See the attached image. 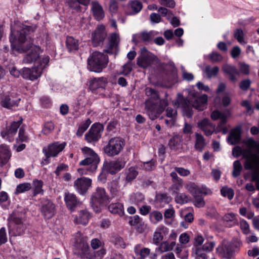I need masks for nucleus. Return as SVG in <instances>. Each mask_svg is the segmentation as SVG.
Masks as SVG:
<instances>
[{
	"instance_id": "4d7b16f0",
	"label": "nucleus",
	"mask_w": 259,
	"mask_h": 259,
	"mask_svg": "<svg viewBox=\"0 0 259 259\" xmlns=\"http://www.w3.org/2000/svg\"><path fill=\"white\" fill-rule=\"evenodd\" d=\"M163 239V236L160 231H156L153 235V243L155 245H159Z\"/></svg>"
},
{
	"instance_id": "7ed1b4c3",
	"label": "nucleus",
	"mask_w": 259,
	"mask_h": 259,
	"mask_svg": "<svg viewBox=\"0 0 259 259\" xmlns=\"http://www.w3.org/2000/svg\"><path fill=\"white\" fill-rule=\"evenodd\" d=\"M178 96H179L178 100L179 105L182 108L184 115L188 118H191L192 116V107L198 110L202 111L204 109L207 102V96L206 95L198 97H194L189 100L184 98L180 94Z\"/></svg>"
},
{
	"instance_id": "774afa93",
	"label": "nucleus",
	"mask_w": 259,
	"mask_h": 259,
	"mask_svg": "<svg viewBox=\"0 0 259 259\" xmlns=\"http://www.w3.org/2000/svg\"><path fill=\"white\" fill-rule=\"evenodd\" d=\"M150 19L153 23H158L161 21L160 16L157 13H152L150 15Z\"/></svg>"
},
{
	"instance_id": "6e6d98bb",
	"label": "nucleus",
	"mask_w": 259,
	"mask_h": 259,
	"mask_svg": "<svg viewBox=\"0 0 259 259\" xmlns=\"http://www.w3.org/2000/svg\"><path fill=\"white\" fill-rule=\"evenodd\" d=\"M234 37L240 43L244 42V33L241 29L238 28L235 30L234 33Z\"/></svg>"
},
{
	"instance_id": "72a5a7b5",
	"label": "nucleus",
	"mask_w": 259,
	"mask_h": 259,
	"mask_svg": "<svg viewBox=\"0 0 259 259\" xmlns=\"http://www.w3.org/2000/svg\"><path fill=\"white\" fill-rule=\"evenodd\" d=\"M157 34V32L153 31H143L139 34V38L145 43H149L153 40Z\"/></svg>"
},
{
	"instance_id": "37998d69",
	"label": "nucleus",
	"mask_w": 259,
	"mask_h": 259,
	"mask_svg": "<svg viewBox=\"0 0 259 259\" xmlns=\"http://www.w3.org/2000/svg\"><path fill=\"white\" fill-rule=\"evenodd\" d=\"M242 170V166L239 160H236L233 163V169L232 171V176L234 178H237L241 174Z\"/></svg>"
},
{
	"instance_id": "9d476101",
	"label": "nucleus",
	"mask_w": 259,
	"mask_h": 259,
	"mask_svg": "<svg viewBox=\"0 0 259 259\" xmlns=\"http://www.w3.org/2000/svg\"><path fill=\"white\" fill-rule=\"evenodd\" d=\"M240 244L239 241L233 239L230 242L224 245L221 252L222 257L228 259L231 258L238 251Z\"/></svg>"
},
{
	"instance_id": "412c9836",
	"label": "nucleus",
	"mask_w": 259,
	"mask_h": 259,
	"mask_svg": "<svg viewBox=\"0 0 259 259\" xmlns=\"http://www.w3.org/2000/svg\"><path fill=\"white\" fill-rule=\"evenodd\" d=\"M89 83L90 90L92 91H95L98 89H105L108 83V81L106 77H101L94 78L89 81Z\"/></svg>"
},
{
	"instance_id": "f704fd0d",
	"label": "nucleus",
	"mask_w": 259,
	"mask_h": 259,
	"mask_svg": "<svg viewBox=\"0 0 259 259\" xmlns=\"http://www.w3.org/2000/svg\"><path fill=\"white\" fill-rule=\"evenodd\" d=\"M90 217V213L86 210H82L79 212V215L75 221L77 223L86 225L89 222Z\"/></svg>"
},
{
	"instance_id": "e2e57ef3",
	"label": "nucleus",
	"mask_w": 259,
	"mask_h": 259,
	"mask_svg": "<svg viewBox=\"0 0 259 259\" xmlns=\"http://www.w3.org/2000/svg\"><path fill=\"white\" fill-rule=\"evenodd\" d=\"M175 170L182 177H187L190 174V170L184 167H175Z\"/></svg>"
},
{
	"instance_id": "f257e3e1",
	"label": "nucleus",
	"mask_w": 259,
	"mask_h": 259,
	"mask_svg": "<svg viewBox=\"0 0 259 259\" xmlns=\"http://www.w3.org/2000/svg\"><path fill=\"white\" fill-rule=\"evenodd\" d=\"M36 28L35 26L22 25L17 30L15 40H13L12 37L10 38L13 50L20 53L28 52L23 60L25 63H32L39 58L40 48L33 45L31 36Z\"/></svg>"
},
{
	"instance_id": "3c124183",
	"label": "nucleus",
	"mask_w": 259,
	"mask_h": 259,
	"mask_svg": "<svg viewBox=\"0 0 259 259\" xmlns=\"http://www.w3.org/2000/svg\"><path fill=\"white\" fill-rule=\"evenodd\" d=\"M77 247L80 250V252H79L78 253L80 254H85L88 253L89 247L87 242L80 240L79 243L77 244Z\"/></svg>"
},
{
	"instance_id": "f8f14e48",
	"label": "nucleus",
	"mask_w": 259,
	"mask_h": 259,
	"mask_svg": "<svg viewBox=\"0 0 259 259\" xmlns=\"http://www.w3.org/2000/svg\"><path fill=\"white\" fill-rule=\"evenodd\" d=\"M65 146V143L59 144L56 142L49 145L47 147H44L42 152L46 156L44 160L46 162V163L49 162L48 159L50 157L56 156L59 153L64 149Z\"/></svg>"
},
{
	"instance_id": "f03ea898",
	"label": "nucleus",
	"mask_w": 259,
	"mask_h": 259,
	"mask_svg": "<svg viewBox=\"0 0 259 259\" xmlns=\"http://www.w3.org/2000/svg\"><path fill=\"white\" fill-rule=\"evenodd\" d=\"M145 94L150 98L145 101V109L149 118L155 120L164 111L168 105L166 100H159L156 90L151 88L145 89Z\"/></svg>"
},
{
	"instance_id": "a211bd4d",
	"label": "nucleus",
	"mask_w": 259,
	"mask_h": 259,
	"mask_svg": "<svg viewBox=\"0 0 259 259\" xmlns=\"http://www.w3.org/2000/svg\"><path fill=\"white\" fill-rule=\"evenodd\" d=\"M41 68L39 66L32 67L31 69L24 68L21 75L25 79L34 80L41 75Z\"/></svg>"
},
{
	"instance_id": "c85d7f7f",
	"label": "nucleus",
	"mask_w": 259,
	"mask_h": 259,
	"mask_svg": "<svg viewBox=\"0 0 259 259\" xmlns=\"http://www.w3.org/2000/svg\"><path fill=\"white\" fill-rule=\"evenodd\" d=\"M182 136L177 135L173 136L168 141V146L171 150L176 151L181 146Z\"/></svg>"
},
{
	"instance_id": "473e14b6",
	"label": "nucleus",
	"mask_w": 259,
	"mask_h": 259,
	"mask_svg": "<svg viewBox=\"0 0 259 259\" xmlns=\"http://www.w3.org/2000/svg\"><path fill=\"white\" fill-rule=\"evenodd\" d=\"M108 209L113 214H117L120 216L124 214L123 205L122 203L117 202L112 203L108 206Z\"/></svg>"
},
{
	"instance_id": "de8ad7c7",
	"label": "nucleus",
	"mask_w": 259,
	"mask_h": 259,
	"mask_svg": "<svg viewBox=\"0 0 259 259\" xmlns=\"http://www.w3.org/2000/svg\"><path fill=\"white\" fill-rule=\"evenodd\" d=\"M131 198L132 201L138 205L142 203L145 200L144 195L140 192L134 193L132 195Z\"/></svg>"
},
{
	"instance_id": "680f3d73",
	"label": "nucleus",
	"mask_w": 259,
	"mask_h": 259,
	"mask_svg": "<svg viewBox=\"0 0 259 259\" xmlns=\"http://www.w3.org/2000/svg\"><path fill=\"white\" fill-rule=\"evenodd\" d=\"M170 245L166 242H163L162 243H160L159 246L157 248V250L160 253H162L164 252H166L170 250Z\"/></svg>"
},
{
	"instance_id": "f3484780",
	"label": "nucleus",
	"mask_w": 259,
	"mask_h": 259,
	"mask_svg": "<svg viewBox=\"0 0 259 259\" xmlns=\"http://www.w3.org/2000/svg\"><path fill=\"white\" fill-rule=\"evenodd\" d=\"M159 63L157 57L153 54H149V55L139 56L137 58V64L142 68H147L153 64H157Z\"/></svg>"
},
{
	"instance_id": "cd10ccee",
	"label": "nucleus",
	"mask_w": 259,
	"mask_h": 259,
	"mask_svg": "<svg viewBox=\"0 0 259 259\" xmlns=\"http://www.w3.org/2000/svg\"><path fill=\"white\" fill-rule=\"evenodd\" d=\"M241 140V128L237 127L231 130L228 138V142L231 145H236L239 143Z\"/></svg>"
},
{
	"instance_id": "9b49d317",
	"label": "nucleus",
	"mask_w": 259,
	"mask_h": 259,
	"mask_svg": "<svg viewBox=\"0 0 259 259\" xmlns=\"http://www.w3.org/2000/svg\"><path fill=\"white\" fill-rule=\"evenodd\" d=\"M20 100V98L15 97L14 94L7 93L1 95L0 104L4 108L12 109L18 106Z\"/></svg>"
},
{
	"instance_id": "2f4dec72",
	"label": "nucleus",
	"mask_w": 259,
	"mask_h": 259,
	"mask_svg": "<svg viewBox=\"0 0 259 259\" xmlns=\"http://www.w3.org/2000/svg\"><path fill=\"white\" fill-rule=\"evenodd\" d=\"M92 10L93 11L94 16L97 20L102 19L104 16V12L102 6L97 1H93L92 3Z\"/></svg>"
},
{
	"instance_id": "4468645a",
	"label": "nucleus",
	"mask_w": 259,
	"mask_h": 259,
	"mask_svg": "<svg viewBox=\"0 0 259 259\" xmlns=\"http://www.w3.org/2000/svg\"><path fill=\"white\" fill-rule=\"evenodd\" d=\"M125 162L117 160L111 161H105L103 169L111 175H115L125 166Z\"/></svg>"
},
{
	"instance_id": "338daca9",
	"label": "nucleus",
	"mask_w": 259,
	"mask_h": 259,
	"mask_svg": "<svg viewBox=\"0 0 259 259\" xmlns=\"http://www.w3.org/2000/svg\"><path fill=\"white\" fill-rule=\"evenodd\" d=\"M240 228L244 234H247L249 232V226L244 220L240 221Z\"/></svg>"
},
{
	"instance_id": "8fccbe9b",
	"label": "nucleus",
	"mask_w": 259,
	"mask_h": 259,
	"mask_svg": "<svg viewBox=\"0 0 259 259\" xmlns=\"http://www.w3.org/2000/svg\"><path fill=\"white\" fill-rule=\"evenodd\" d=\"M31 188V184L29 183L20 184L17 186L16 192L21 193L27 191Z\"/></svg>"
},
{
	"instance_id": "a19ab883",
	"label": "nucleus",
	"mask_w": 259,
	"mask_h": 259,
	"mask_svg": "<svg viewBox=\"0 0 259 259\" xmlns=\"http://www.w3.org/2000/svg\"><path fill=\"white\" fill-rule=\"evenodd\" d=\"M44 183L41 180H35L33 182V195L35 196L38 194H42L43 190L42 187Z\"/></svg>"
},
{
	"instance_id": "864d4df0",
	"label": "nucleus",
	"mask_w": 259,
	"mask_h": 259,
	"mask_svg": "<svg viewBox=\"0 0 259 259\" xmlns=\"http://www.w3.org/2000/svg\"><path fill=\"white\" fill-rule=\"evenodd\" d=\"M54 129V124L51 121L47 122L45 123L42 130V133L45 135H48L51 133Z\"/></svg>"
},
{
	"instance_id": "69168bd1",
	"label": "nucleus",
	"mask_w": 259,
	"mask_h": 259,
	"mask_svg": "<svg viewBox=\"0 0 259 259\" xmlns=\"http://www.w3.org/2000/svg\"><path fill=\"white\" fill-rule=\"evenodd\" d=\"M7 241V237L6 233V229L4 227L0 229V246L5 244Z\"/></svg>"
},
{
	"instance_id": "aec40b11",
	"label": "nucleus",
	"mask_w": 259,
	"mask_h": 259,
	"mask_svg": "<svg viewBox=\"0 0 259 259\" xmlns=\"http://www.w3.org/2000/svg\"><path fill=\"white\" fill-rule=\"evenodd\" d=\"M99 158L95 157H87L79 162L80 165L87 166V169L90 172H93L97 168V165L99 163Z\"/></svg>"
},
{
	"instance_id": "c756f323",
	"label": "nucleus",
	"mask_w": 259,
	"mask_h": 259,
	"mask_svg": "<svg viewBox=\"0 0 259 259\" xmlns=\"http://www.w3.org/2000/svg\"><path fill=\"white\" fill-rule=\"evenodd\" d=\"M120 178V175L115 176L112 178V180L109 184V190L113 197L116 196L118 192L119 188V181Z\"/></svg>"
},
{
	"instance_id": "4be33fe9",
	"label": "nucleus",
	"mask_w": 259,
	"mask_h": 259,
	"mask_svg": "<svg viewBox=\"0 0 259 259\" xmlns=\"http://www.w3.org/2000/svg\"><path fill=\"white\" fill-rule=\"evenodd\" d=\"M197 125L198 127L201 128L207 136L211 135L214 131L215 125H213L207 118L199 121Z\"/></svg>"
},
{
	"instance_id": "2eb2a0df",
	"label": "nucleus",
	"mask_w": 259,
	"mask_h": 259,
	"mask_svg": "<svg viewBox=\"0 0 259 259\" xmlns=\"http://www.w3.org/2000/svg\"><path fill=\"white\" fill-rule=\"evenodd\" d=\"M107 36L105 26L103 25H98L94 33H92V44L94 47H98L103 44Z\"/></svg>"
},
{
	"instance_id": "c9c22d12",
	"label": "nucleus",
	"mask_w": 259,
	"mask_h": 259,
	"mask_svg": "<svg viewBox=\"0 0 259 259\" xmlns=\"http://www.w3.org/2000/svg\"><path fill=\"white\" fill-rule=\"evenodd\" d=\"M219 71V68L218 66H214L211 68L209 65H206L203 69V72L206 74L207 78H211L215 76Z\"/></svg>"
},
{
	"instance_id": "052dcab7",
	"label": "nucleus",
	"mask_w": 259,
	"mask_h": 259,
	"mask_svg": "<svg viewBox=\"0 0 259 259\" xmlns=\"http://www.w3.org/2000/svg\"><path fill=\"white\" fill-rule=\"evenodd\" d=\"M156 199L160 202L168 203L170 200V198L168 197L166 193H159L156 196Z\"/></svg>"
},
{
	"instance_id": "bf43d9fd",
	"label": "nucleus",
	"mask_w": 259,
	"mask_h": 259,
	"mask_svg": "<svg viewBox=\"0 0 259 259\" xmlns=\"http://www.w3.org/2000/svg\"><path fill=\"white\" fill-rule=\"evenodd\" d=\"M82 152L85 154L87 157H95L99 158L98 155L91 148L88 147H84L81 149Z\"/></svg>"
},
{
	"instance_id": "393cba45",
	"label": "nucleus",
	"mask_w": 259,
	"mask_h": 259,
	"mask_svg": "<svg viewBox=\"0 0 259 259\" xmlns=\"http://www.w3.org/2000/svg\"><path fill=\"white\" fill-rule=\"evenodd\" d=\"M64 200L67 207L71 211L73 210L79 204V201L76 196L72 193L66 192L64 195Z\"/></svg>"
},
{
	"instance_id": "39448f33",
	"label": "nucleus",
	"mask_w": 259,
	"mask_h": 259,
	"mask_svg": "<svg viewBox=\"0 0 259 259\" xmlns=\"http://www.w3.org/2000/svg\"><path fill=\"white\" fill-rule=\"evenodd\" d=\"M109 199L105 189L97 187L91 196L90 203L95 212L99 213L101 210V206L106 205L109 202Z\"/></svg>"
},
{
	"instance_id": "20e7f679",
	"label": "nucleus",
	"mask_w": 259,
	"mask_h": 259,
	"mask_svg": "<svg viewBox=\"0 0 259 259\" xmlns=\"http://www.w3.org/2000/svg\"><path fill=\"white\" fill-rule=\"evenodd\" d=\"M108 62V56L99 52H95L88 59V69L95 72H101Z\"/></svg>"
},
{
	"instance_id": "7c9ffc66",
	"label": "nucleus",
	"mask_w": 259,
	"mask_h": 259,
	"mask_svg": "<svg viewBox=\"0 0 259 259\" xmlns=\"http://www.w3.org/2000/svg\"><path fill=\"white\" fill-rule=\"evenodd\" d=\"M66 46L69 52L77 51L79 48V40L72 36H67L66 40Z\"/></svg>"
},
{
	"instance_id": "5701e85b",
	"label": "nucleus",
	"mask_w": 259,
	"mask_h": 259,
	"mask_svg": "<svg viewBox=\"0 0 259 259\" xmlns=\"http://www.w3.org/2000/svg\"><path fill=\"white\" fill-rule=\"evenodd\" d=\"M9 220L18 226L16 231L19 235H22L26 229L25 226L23 224V219L20 218L16 212H14L9 216Z\"/></svg>"
},
{
	"instance_id": "b1692460",
	"label": "nucleus",
	"mask_w": 259,
	"mask_h": 259,
	"mask_svg": "<svg viewBox=\"0 0 259 259\" xmlns=\"http://www.w3.org/2000/svg\"><path fill=\"white\" fill-rule=\"evenodd\" d=\"M224 73L229 75V79L232 82H236L237 80L236 75L239 74V72L236 67L233 65L225 64L223 67Z\"/></svg>"
},
{
	"instance_id": "dca6fc26",
	"label": "nucleus",
	"mask_w": 259,
	"mask_h": 259,
	"mask_svg": "<svg viewBox=\"0 0 259 259\" xmlns=\"http://www.w3.org/2000/svg\"><path fill=\"white\" fill-rule=\"evenodd\" d=\"M91 185L92 180L85 177L78 178L74 182V188L81 195H84L87 192Z\"/></svg>"
},
{
	"instance_id": "58836bf2",
	"label": "nucleus",
	"mask_w": 259,
	"mask_h": 259,
	"mask_svg": "<svg viewBox=\"0 0 259 259\" xmlns=\"http://www.w3.org/2000/svg\"><path fill=\"white\" fill-rule=\"evenodd\" d=\"M128 5L133 11L132 12L130 13L131 15L138 13L142 10L143 7L142 3L138 1L130 2Z\"/></svg>"
},
{
	"instance_id": "a878e982",
	"label": "nucleus",
	"mask_w": 259,
	"mask_h": 259,
	"mask_svg": "<svg viewBox=\"0 0 259 259\" xmlns=\"http://www.w3.org/2000/svg\"><path fill=\"white\" fill-rule=\"evenodd\" d=\"M91 0H66V3L69 8L76 12L81 11V5L88 6L90 4Z\"/></svg>"
},
{
	"instance_id": "423d86ee",
	"label": "nucleus",
	"mask_w": 259,
	"mask_h": 259,
	"mask_svg": "<svg viewBox=\"0 0 259 259\" xmlns=\"http://www.w3.org/2000/svg\"><path fill=\"white\" fill-rule=\"evenodd\" d=\"M125 143L123 139L116 137L111 138L103 147V151L109 157L118 155L123 150Z\"/></svg>"
},
{
	"instance_id": "603ef678",
	"label": "nucleus",
	"mask_w": 259,
	"mask_h": 259,
	"mask_svg": "<svg viewBox=\"0 0 259 259\" xmlns=\"http://www.w3.org/2000/svg\"><path fill=\"white\" fill-rule=\"evenodd\" d=\"M208 57L212 62L214 63L220 62L223 59V56L219 53L215 52H213L210 53Z\"/></svg>"
},
{
	"instance_id": "ea45409f",
	"label": "nucleus",
	"mask_w": 259,
	"mask_h": 259,
	"mask_svg": "<svg viewBox=\"0 0 259 259\" xmlns=\"http://www.w3.org/2000/svg\"><path fill=\"white\" fill-rule=\"evenodd\" d=\"M193 256L195 259H207V256L205 251L201 248V247H193L192 249Z\"/></svg>"
},
{
	"instance_id": "1a4fd4ad",
	"label": "nucleus",
	"mask_w": 259,
	"mask_h": 259,
	"mask_svg": "<svg viewBox=\"0 0 259 259\" xmlns=\"http://www.w3.org/2000/svg\"><path fill=\"white\" fill-rule=\"evenodd\" d=\"M104 130L103 125L100 123L93 124L85 135V140L89 143L97 142L101 137Z\"/></svg>"
},
{
	"instance_id": "6e6552de",
	"label": "nucleus",
	"mask_w": 259,
	"mask_h": 259,
	"mask_svg": "<svg viewBox=\"0 0 259 259\" xmlns=\"http://www.w3.org/2000/svg\"><path fill=\"white\" fill-rule=\"evenodd\" d=\"M242 156L246 158L244 164L246 169H257L259 167V156L253 154L251 149H242Z\"/></svg>"
},
{
	"instance_id": "09e8293b",
	"label": "nucleus",
	"mask_w": 259,
	"mask_h": 259,
	"mask_svg": "<svg viewBox=\"0 0 259 259\" xmlns=\"http://www.w3.org/2000/svg\"><path fill=\"white\" fill-rule=\"evenodd\" d=\"M222 195L227 197L229 200H231L234 196V191L232 189L226 187H223L221 190Z\"/></svg>"
},
{
	"instance_id": "c03bdc74",
	"label": "nucleus",
	"mask_w": 259,
	"mask_h": 259,
	"mask_svg": "<svg viewBox=\"0 0 259 259\" xmlns=\"http://www.w3.org/2000/svg\"><path fill=\"white\" fill-rule=\"evenodd\" d=\"M22 118H20L17 121H13L11 124L10 126L7 128L8 129V132L11 134V135L13 136L16 133L18 128L22 124Z\"/></svg>"
},
{
	"instance_id": "79ce46f5",
	"label": "nucleus",
	"mask_w": 259,
	"mask_h": 259,
	"mask_svg": "<svg viewBox=\"0 0 259 259\" xmlns=\"http://www.w3.org/2000/svg\"><path fill=\"white\" fill-rule=\"evenodd\" d=\"M176 195L175 201L177 203L183 204L187 203L189 200V197L188 195L185 193H179L175 194Z\"/></svg>"
},
{
	"instance_id": "6ab92c4d",
	"label": "nucleus",
	"mask_w": 259,
	"mask_h": 259,
	"mask_svg": "<svg viewBox=\"0 0 259 259\" xmlns=\"http://www.w3.org/2000/svg\"><path fill=\"white\" fill-rule=\"evenodd\" d=\"M119 41V36L117 33H113L109 39V42L106 46V49L104 50L106 53L112 54H116L117 52L118 45Z\"/></svg>"
},
{
	"instance_id": "e433bc0d",
	"label": "nucleus",
	"mask_w": 259,
	"mask_h": 259,
	"mask_svg": "<svg viewBox=\"0 0 259 259\" xmlns=\"http://www.w3.org/2000/svg\"><path fill=\"white\" fill-rule=\"evenodd\" d=\"M196 142L195 144V148L201 151L205 145V140L201 134L196 133Z\"/></svg>"
},
{
	"instance_id": "4c0bfd02",
	"label": "nucleus",
	"mask_w": 259,
	"mask_h": 259,
	"mask_svg": "<svg viewBox=\"0 0 259 259\" xmlns=\"http://www.w3.org/2000/svg\"><path fill=\"white\" fill-rule=\"evenodd\" d=\"M125 181L127 183L131 182L137 176L138 172L134 167H130L125 172Z\"/></svg>"
},
{
	"instance_id": "bb28decb",
	"label": "nucleus",
	"mask_w": 259,
	"mask_h": 259,
	"mask_svg": "<svg viewBox=\"0 0 259 259\" xmlns=\"http://www.w3.org/2000/svg\"><path fill=\"white\" fill-rule=\"evenodd\" d=\"M10 151L6 145H0V166L5 165L11 157Z\"/></svg>"
},
{
	"instance_id": "a18cd8bd",
	"label": "nucleus",
	"mask_w": 259,
	"mask_h": 259,
	"mask_svg": "<svg viewBox=\"0 0 259 259\" xmlns=\"http://www.w3.org/2000/svg\"><path fill=\"white\" fill-rule=\"evenodd\" d=\"M91 123V120L89 118L87 119L79 126L76 132V135L79 137L81 136L83 133L88 128Z\"/></svg>"
},
{
	"instance_id": "0eeeda50",
	"label": "nucleus",
	"mask_w": 259,
	"mask_h": 259,
	"mask_svg": "<svg viewBox=\"0 0 259 259\" xmlns=\"http://www.w3.org/2000/svg\"><path fill=\"white\" fill-rule=\"evenodd\" d=\"M186 189L191 194L195 199L194 205L197 207H202L205 205V201L202 195L207 194L205 187H198L193 182H190L186 186Z\"/></svg>"
},
{
	"instance_id": "13d9d810",
	"label": "nucleus",
	"mask_w": 259,
	"mask_h": 259,
	"mask_svg": "<svg viewBox=\"0 0 259 259\" xmlns=\"http://www.w3.org/2000/svg\"><path fill=\"white\" fill-rule=\"evenodd\" d=\"M82 152L85 154L87 157H95L99 158L98 155L91 148L88 147H84L81 149Z\"/></svg>"
},
{
	"instance_id": "5fc2aeb1",
	"label": "nucleus",
	"mask_w": 259,
	"mask_h": 259,
	"mask_svg": "<svg viewBox=\"0 0 259 259\" xmlns=\"http://www.w3.org/2000/svg\"><path fill=\"white\" fill-rule=\"evenodd\" d=\"M143 167L147 171L153 170L156 167V161L152 159L149 161L145 162L143 163Z\"/></svg>"
},
{
	"instance_id": "49530a36",
	"label": "nucleus",
	"mask_w": 259,
	"mask_h": 259,
	"mask_svg": "<svg viewBox=\"0 0 259 259\" xmlns=\"http://www.w3.org/2000/svg\"><path fill=\"white\" fill-rule=\"evenodd\" d=\"M182 186L183 180L181 179L172 182V184L169 187V189L172 191V194H177Z\"/></svg>"
},
{
	"instance_id": "0e129e2a",
	"label": "nucleus",
	"mask_w": 259,
	"mask_h": 259,
	"mask_svg": "<svg viewBox=\"0 0 259 259\" xmlns=\"http://www.w3.org/2000/svg\"><path fill=\"white\" fill-rule=\"evenodd\" d=\"M251 81L249 79H246L242 80L239 84V88L242 91H247L250 86Z\"/></svg>"
},
{
	"instance_id": "ddd939ff",
	"label": "nucleus",
	"mask_w": 259,
	"mask_h": 259,
	"mask_svg": "<svg viewBox=\"0 0 259 259\" xmlns=\"http://www.w3.org/2000/svg\"><path fill=\"white\" fill-rule=\"evenodd\" d=\"M56 211L55 204L50 200L42 201L40 207V212L45 219H50L53 217Z\"/></svg>"
}]
</instances>
